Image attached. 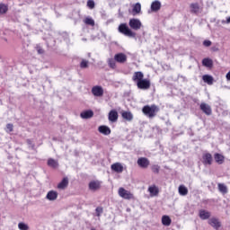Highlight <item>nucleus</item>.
<instances>
[{
	"label": "nucleus",
	"mask_w": 230,
	"mask_h": 230,
	"mask_svg": "<svg viewBox=\"0 0 230 230\" xmlns=\"http://www.w3.org/2000/svg\"><path fill=\"white\" fill-rule=\"evenodd\" d=\"M132 80L137 84V89H141L142 91H148L150 89V79H145L143 72H135Z\"/></svg>",
	"instance_id": "nucleus-1"
},
{
	"label": "nucleus",
	"mask_w": 230,
	"mask_h": 230,
	"mask_svg": "<svg viewBox=\"0 0 230 230\" xmlns=\"http://www.w3.org/2000/svg\"><path fill=\"white\" fill-rule=\"evenodd\" d=\"M159 111V107H157L155 104L153 105H146L142 108V112L146 116L147 118H155L157 115V111Z\"/></svg>",
	"instance_id": "nucleus-2"
},
{
	"label": "nucleus",
	"mask_w": 230,
	"mask_h": 230,
	"mask_svg": "<svg viewBox=\"0 0 230 230\" xmlns=\"http://www.w3.org/2000/svg\"><path fill=\"white\" fill-rule=\"evenodd\" d=\"M119 33H122V35H125L126 37H136V32L132 31L130 28L127 25V23H121L119 26Z\"/></svg>",
	"instance_id": "nucleus-3"
},
{
	"label": "nucleus",
	"mask_w": 230,
	"mask_h": 230,
	"mask_svg": "<svg viewBox=\"0 0 230 230\" xmlns=\"http://www.w3.org/2000/svg\"><path fill=\"white\" fill-rule=\"evenodd\" d=\"M128 24L131 30H135V31H137V30H141V26H143V23H141V21L136 18L130 19Z\"/></svg>",
	"instance_id": "nucleus-4"
},
{
	"label": "nucleus",
	"mask_w": 230,
	"mask_h": 230,
	"mask_svg": "<svg viewBox=\"0 0 230 230\" xmlns=\"http://www.w3.org/2000/svg\"><path fill=\"white\" fill-rule=\"evenodd\" d=\"M92 94L97 98H102L103 96V87L101 85H95L92 88Z\"/></svg>",
	"instance_id": "nucleus-5"
},
{
	"label": "nucleus",
	"mask_w": 230,
	"mask_h": 230,
	"mask_svg": "<svg viewBox=\"0 0 230 230\" xmlns=\"http://www.w3.org/2000/svg\"><path fill=\"white\" fill-rule=\"evenodd\" d=\"M137 163L140 168L146 169L148 166H150V160H148L146 157L138 158Z\"/></svg>",
	"instance_id": "nucleus-6"
},
{
	"label": "nucleus",
	"mask_w": 230,
	"mask_h": 230,
	"mask_svg": "<svg viewBox=\"0 0 230 230\" xmlns=\"http://www.w3.org/2000/svg\"><path fill=\"white\" fill-rule=\"evenodd\" d=\"M200 111H202V112H204V114H206L207 116H211L212 114V110H211V106H209V104L206 103V102H202L199 106Z\"/></svg>",
	"instance_id": "nucleus-7"
},
{
	"label": "nucleus",
	"mask_w": 230,
	"mask_h": 230,
	"mask_svg": "<svg viewBox=\"0 0 230 230\" xmlns=\"http://www.w3.org/2000/svg\"><path fill=\"white\" fill-rule=\"evenodd\" d=\"M119 195L122 199H127L128 200H130V199H132V193H130V191L125 190L124 188L119 189Z\"/></svg>",
	"instance_id": "nucleus-8"
},
{
	"label": "nucleus",
	"mask_w": 230,
	"mask_h": 230,
	"mask_svg": "<svg viewBox=\"0 0 230 230\" xmlns=\"http://www.w3.org/2000/svg\"><path fill=\"white\" fill-rule=\"evenodd\" d=\"M208 224L209 226L214 227V229H218L219 227L222 226V223L220 222V219L217 217H212L208 219Z\"/></svg>",
	"instance_id": "nucleus-9"
},
{
	"label": "nucleus",
	"mask_w": 230,
	"mask_h": 230,
	"mask_svg": "<svg viewBox=\"0 0 230 230\" xmlns=\"http://www.w3.org/2000/svg\"><path fill=\"white\" fill-rule=\"evenodd\" d=\"M102 188V182L100 181H93L89 183V190L92 191H96Z\"/></svg>",
	"instance_id": "nucleus-10"
},
{
	"label": "nucleus",
	"mask_w": 230,
	"mask_h": 230,
	"mask_svg": "<svg viewBox=\"0 0 230 230\" xmlns=\"http://www.w3.org/2000/svg\"><path fill=\"white\" fill-rule=\"evenodd\" d=\"M115 61L119 62V64H125L127 62V55L124 53H119L114 56Z\"/></svg>",
	"instance_id": "nucleus-11"
},
{
	"label": "nucleus",
	"mask_w": 230,
	"mask_h": 230,
	"mask_svg": "<svg viewBox=\"0 0 230 230\" xmlns=\"http://www.w3.org/2000/svg\"><path fill=\"white\" fill-rule=\"evenodd\" d=\"M58 198V192L55 190L49 191L46 196L47 200H50V202H53V200H57Z\"/></svg>",
	"instance_id": "nucleus-12"
},
{
	"label": "nucleus",
	"mask_w": 230,
	"mask_h": 230,
	"mask_svg": "<svg viewBox=\"0 0 230 230\" xmlns=\"http://www.w3.org/2000/svg\"><path fill=\"white\" fill-rule=\"evenodd\" d=\"M203 164H208L209 166L213 164V155H211V154L207 153L203 155Z\"/></svg>",
	"instance_id": "nucleus-13"
},
{
	"label": "nucleus",
	"mask_w": 230,
	"mask_h": 230,
	"mask_svg": "<svg viewBox=\"0 0 230 230\" xmlns=\"http://www.w3.org/2000/svg\"><path fill=\"white\" fill-rule=\"evenodd\" d=\"M80 116H81L82 119H90V118H93V116H94V112L91 110H88V111L81 112Z\"/></svg>",
	"instance_id": "nucleus-14"
},
{
	"label": "nucleus",
	"mask_w": 230,
	"mask_h": 230,
	"mask_svg": "<svg viewBox=\"0 0 230 230\" xmlns=\"http://www.w3.org/2000/svg\"><path fill=\"white\" fill-rule=\"evenodd\" d=\"M109 121H111V123L118 121V111H116V110H111L109 112Z\"/></svg>",
	"instance_id": "nucleus-15"
},
{
	"label": "nucleus",
	"mask_w": 230,
	"mask_h": 230,
	"mask_svg": "<svg viewBox=\"0 0 230 230\" xmlns=\"http://www.w3.org/2000/svg\"><path fill=\"white\" fill-rule=\"evenodd\" d=\"M111 170L116 172V173H122L123 172V165L119 163H115L111 164Z\"/></svg>",
	"instance_id": "nucleus-16"
},
{
	"label": "nucleus",
	"mask_w": 230,
	"mask_h": 230,
	"mask_svg": "<svg viewBox=\"0 0 230 230\" xmlns=\"http://www.w3.org/2000/svg\"><path fill=\"white\" fill-rule=\"evenodd\" d=\"M69 186V178L65 177L63 180L58 183V190H66Z\"/></svg>",
	"instance_id": "nucleus-17"
},
{
	"label": "nucleus",
	"mask_w": 230,
	"mask_h": 230,
	"mask_svg": "<svg viewBox=\"0 0 230 230\" xmlns=\"http://www.w3.org/2000/svg\"><path fill=\"white\" fill-rule=\"evenodd\" d=\"M148 191L151 197H157L159 195V188L157 186L153 185L148 188Z\"/></svg>",
	"instance_id": "nucleus-18"
},
{
	"label": "nucleus",
	"mask_w": 230,
	"mask_h": 230,
	"mask_svg": "<svg viewBox=\"0 0 230 230\" xmlns=\"http://www.w3.org/2000/svg\"><path fill=\"white\" fill-rule=\"evenodd\" d=\"M210 217L211 212L204 209L199 210V218H201V220H208Z\"/></svg>",
	"instance_id": "nucleus-19"
},
{
	"label": "nucleus",
	"mask_w": 230,
	"mask_h": 230,
	"mask_svg": "<svg viewBox=\"0 0 230 230\" xmlns=\"http://www.w3.org/2000/svg\"><path fill=\"white\" fill-rule=\"evenodd\" d=\"M98 130L101 134H103V136H109L111 134V128L107 126H100Z\"/></svg>",
	"instance_id": "nucleus-20"
},
{
	"label": "nucleus",
	"mask_w": 230,
	"mask_h": 230,
	"mask_svg": "<svg viewBox=\"0 0 230 230\" xmlns=\"http://www.w3.org/2000/svg\"><path fill=\"white\" fill-rule=\"evenodd\" d=\"M151 10L152 12H159V10H161V2L158 0L154 1L151 4Z\"/></svg>",
	"instance_id": "nucleus-21"
},
{
	"label": "nucleus",
	"mask_w": 230,
	"mask_h": 230,
	"mask_svg": "<svg viewBox=\"0 0 230 230\" xmlns=\"http://www.w3.org/2000/svg\"><path fill=\"white\" fill-rule=\"evenodd\" d=\"M214 159H215L216 163H217V164H224V159H225L224 155H222L218 153H216L214 155Z\"/></svg>",
	"instance_id": "nucleus-22"
},
{
	"label": "nucleus",
	"mask_w": 230,
	"mask_h": 230,
	"mask_svg": "<svg viewBox=\"0 0 230 230\" xmlns=\"http://www.w3.org/2000/svg\"><path fill=\"white\" fill-rule=\"evenodd\" d=\"M122 118L123 119H127V121H132V119H134V115H132V112L130 111H124L122 112Z\"/></svg>",
	"instance_id": "nucleus-23"
},
{
	"label": "nucleus",
	"mask_w": 230,
	"mask_h": 230,
	"mask_svg": "<svg viewBox=\"0 0 230 230\" xmlns=\"http://www.w3.org/2000/svg\"><path fill=\"white\" fill-rule=\"evenodd\" d=\"M179 194L181 195V197H186L188 195V188L184 185H180L178 188Z\"/></svg>",
	"instance_id": "nucleus-24"
},
{
	"label": "nucleus",
	"mask_w": 230,
	"mask_h": 230,
	"mask_svg": "<svg viewBox=\"0 0 230 230\" xmlns=\"http://www.w3.org/2000/svg\"><path fill=\"white\" fill-rule=\"evenodd\" d=\"M132 12L134 15H137V13H141V4L140 3L135 4L133 5Z\"/></svg>",
	"instance_id": "nucleus-25"
},
{
	"label": "nucleus",
	"mask_w": 230,
	"mask_h": 230,
	"mask_svg": "<svg viewBox=\"0 0 230 230\" xmlns=\"http://www.w3.org/2000/svg\"><path fill=\"white\" fill-rule=\"evenodd\" d=\"M217 188H218V191H220V193H222L223 195H226L228 191L227 186H226V184L224 183H218Z\"/></svg>",
	"instance_id": "nucleus-26"
},
{
	"label": "nucleus",
	"mask_w": 230,
	"mask_h": 230,
	"mask_svg": "<svg viewBox=\"0 0 230 230\" xmlns=\"http://www.w3.org/2000/svg\"><path fill=\"white\" fill-rule=\"evenodd\" d=\"M202 80L205 82V84H208V85H213V76L209 75H203Z\"/></svg>",
	"instance_id": "nucleus-27"
},
{
	"label": "nucleus",
	"mask_w": 230,
	"mask_h": 230,
	"mask_svg": "<svg viewBox=\"0 0 230 230\" xmlns=\"http://www.w3.org/2000/svg\"><path fill=\"white\" fill-rule=\"evenodd\" d=\"M200 10V7L199 6V4H190V12L191 13H199V11Z\"/></svg>",
	"instance_id": "nucleus-28"
},
{
	"label": "nucleus",
	"mask_w": 230,
	"mask_h": 230,
	"mask_svg": "<svg viewBox=\"0 0 230 230\" xmlns=\"http://www.w3.org/2000/svg\"><path fill=\"white\" fill-rule=\"evenodd\" d=\"M202 65L205 66V67H213V60L212 59H209V58H204L202 60Z\"/></svg>",
	"instance_id": "nucleus-29"
},
{
	"label": "nucleus",
	"mask_w": 230,
	"mask_h": 230,
	"mask_svg": "<svg viewBox=\"0 0 230 230\" xmlns=\"http://www.w3.org/2000/svg\"><path fill=\"white\" fill-rule=\"evenodd\" d=\"M162 224L164 226H170V224H172V219L168 216H164L162 217Z\"/></svg>",
	"instance_id": "nucleus-30"
},
{
	"label": "nucleus",
	"mask_w": 230,
	"mask_h": 230,
	"mask_svg": "<svg viewBox=\"0 0 230 230\" xmlns=\"http://www.w3.org/2000/svg\"><path fill=\"white\" fill-rule=\"evenodd\" d=\"M8 12V5L0 4V15H4Z\"/></svg>",
	"instance_id": "nucleus-31"
},
{
	"label": "nucleus",
	"mask_w": 230,
	"mask_h": 230,
	"mask_svg": "<svg viewBox=\"0 0 230 230\" xmlns=\"http://www.w3.org/2000/svg\"><path fill=\"white\" fill-rule=\"evenodd\" d=\"M84 24H86L87 26H94V20L91 17H86L84 20Z\"/></svg>",
	"instance_id": "nucleus-32"
},
{
	"label": "nucleus",
	"mask_w": 230,
	"mask_h": 230,
	"mask_svg": "<svg viewBox=\"0 0 230 230\" xmlns=\"http://www.w3.org/2000/svg\"><path fill=\"white\" fill-rule=\"evenodd\" d=\"M108 65L111 69H116V59L115 58H109Z\"/></svg>",
	"instance_id": "nucleus-33"
},
{
	"label": "nucleus",
	"mask_w": 230,
	"mask_h": 230,
	"mask_svg": "<svg viewBox=\"0 0 230 230\" xmlns=\"http://www.w3.org/2000/svg\"><path fill=\"white\" fill-rule=\"evenodd\" d=\"M80 67L81 69H87V67H89V61L85 59H82L80 63Z\"/></svg>",
	"instance_id": "nucleus-34"
},
{
	"label": "nucleus",
	"mask_w": 230,
	"mask_h": 230,
	"mask_svg": "<svg viewBox=\"0 0 230 230\" xmlns=\"http://www.w3.org/2000/svg\"><path fill=\"white\" fill-rule=\"evenodd\" d=\"M48 165L50 166L51 168H57L58 164L57 161H55L53 158H50L48 161Z\"/></svg>",
	"instance_id": "nucleus-35"
},
{
	"label": "nucleus",
	"mask_w": 230,
	"mask_h": 230,
	"mask_svg": "<svg viewBox=\"0 0 230 230\" xmlns=\"http://www.w3.org/2000/svg\"><path fill=\"white\" fill-rule=\"evenodd\" d=\"M18 228L20 230H28V229H30V226H28L27 224L21 222L18 224Z\"/></svg>",
	"instance_id": "nucleus-36"
},
{
	"label": "nucleus",
	"mask_w": 230,
	"mask_h": 230,
	"mask_svg": "<svg viewBox=\"0 0 230 230\" xmlns=\"http://www.w3.org/2000/svg\"><path fill=\"white\" fill-rule=\"evenodd\" d=\"M151 170L153 173H159L161 166H159L158 164L152 165Z\"/></svg>",
	"instance_id": "nucleus-37"
},
{
	"label": "nucleus",
	"mask_w": 230,
	"mask_h": 230,
	"mask_svg": "<svg viewBox=\"0 0 230 230\" xmlns=\"http://www.w3.org/2000/svg\"><path fill=\"white\" fill-rule=\"evenodd\" d=\"M87 6H88V8H90V10H93V9H94L95 4L93 0H88Z\"/></svg>",
	"instance_id": "nucleus-38"
},
{
	"label": "nucleus",
	"mask_w": 230,
	"mask_h": 230,
	"mask_svg": "<svg viewBox=\"0 0 230 230\" xmlns=\"http://www.w3.org/2000/svg\"><path fill=\"white\" fill-rule=\"evenodd\" d=\"M36 50H37L38 55H44V50H43V49H41L40 46H37Z\"/></svg>",
	"instance_id": "nucleus-39"
},
{
	"label": "nucleus",
	"mask_w": 230,
	"mask_h": 230,
	"mask_svg": "<svg viewBox=\"0 0 230 230\" xmlns=\"http://www.w3.org/2000/svg\"><path fill=\"white\" fill-rule=\"evenodd\" d=\"M96 213H97V217H100V215L102 213H103V208L102 207H98L96 209H95Z\"/></svg>",
	"instance_id": "nucleus-40"
},
{
	"label": "nucleus",
	"mask_w": 230,
	"mask_h": 230,
	"mask_svg": "<svg viewBox=\"0 0 230 230\" xmlns=\"http://www.w3.org/2000/svg\"><path fill=\"white\" fill-rule=\"evenodd\" d=\"M27 144L33 150L35 148V144L31 141V139H27Z\"/></svg>",
	"instance_id": "nucleus-41"
},
{
	"label": "nucleus",
	"mask_w": 230,
	"mask_h": 230,
	"mask_svg": "<svg viewBox=\"0 0 230 230\" xmlns=\"http://www.w3.org/2000/svg\"><path fill=\"white\" fill-rule=\"evenodd\" d=\"M6 128L7 130H9V132H13V124H11V123L7 124Z\"/></svg>",
	"instance_id": "nucleus-42"
},
{
	"label": "nucleus",
	"mask_w": 230,
	"mask_h": 230,
	"mask_svg": "<svg viewBox=\"0 0 230 230\" xmlns=\"http://www.w3.org/2000/svg\"><path fill=\"white\" fill-rule=\"evenodd\" d=\"M203 46H205L206 48H209V46H211V40H204Z\"/></svg>",
	"instance_id": "nucleus-43"
},
{
	"label": "nucleus",
	"mask_w": 230,
	"mask_h": 230,
	"mask_svg": "<svg viewBox=\"0 0 230 230\" xmlns=\"http://www.w3.org/2000/svg\"><path fill=\"white\" fill-rule=\"evenodd\" d=\"M222 24H230V16L228 18H226V21L223 20Z\"/></svg>",
	"instance_id": "nucleus-44"
},
{
	"label": "nucleus",
	"mask_w": 230,
	"mask_h": 230,
	"mask_svg": "<svg viewBox=\"0 0 230 230\" xmlns=\"http://www.w3.org/2000/svg\"><path fill=\"white\" fill-rule=\"evenodd\" d=\"M226 79H227V80H230V72H228V73L226 74Z\"/></svg>",
	"instance_id": "nucleus-45"
},
{
	"label": "nucleus",
	"mask_w": 230,
	"mask_h": 230,
	"mask_svg": "<svg viewBox=\"0 0 230 230\" xmlns=\"http://www.w3.org/2000/svg\"><path fill=\"white\" fill-rule=\"evenodd\" d=\"M83 40H87V39H83Z\"/></svg>",
	"instance_id": "nucleus-46"
}]
</instances>
